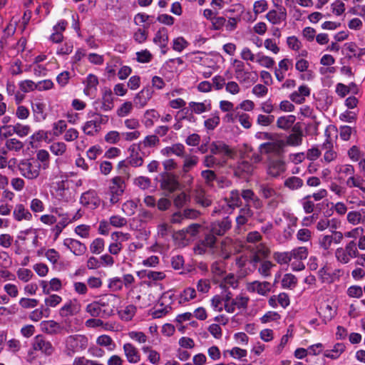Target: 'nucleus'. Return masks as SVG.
<instances>
[{
  "label": "nucleus",
  "instance_id": "f257e3e1",
  "mask_svg": "<svg viewBox=\"0 0 365 365\" xmlns=\"http://www.w3.org/2000/svg\"><path fill=\"white\" fill-rule=\"evenodd\" d=\"M257 186L259 195L266 200L267 208L269 210H276L282 200V195L270 183L260 182Z\"/></svg>",
  "mask_w": 365,
  "mask_h": 365
},
{
  "label": "nucleus",
  "instance_id": "f03ea898",
  "mask_svg": "<svg viewBox=\"0 0 365 365\" xmlns=\"http://www.w3.org/2000/svg\"><path fill=\"white\" fill-rule=\"evenodd\" d=\"M81 311V305L76 299H68L58 310V315L63 319V324L65 325V331L71 332L73 327L69 321V317L79 314Z\"/></svg>",
  "mask_w": 365,
  "mask_h": 365
},
{
  "label": "nucleus",
  "instance_id": "7ed1b4c3",
  "mask_svg": "<svg viewBox=\"0 0 365 365\" xmlns=\"http://www.w3.org/2000/svg\"><path fill=\"white\" fill-rule=\"evenodd\" d=\"M358 254V248L356 243L351 240L344 247H338L334 252V256L338 262L346 264L356 258Z\"/></svg>",
  "mask_w": 365,
  "mask_h": 365
},
{
  "label": "nucleus",
  "instance_id": "20e7f679",
  "mask_svg": "<svg viewBox=\"0 0 365 365\" xmlns=\"http://www.w3.org/2000/svg\"><path fill=\"white\" fill-rule=\"evenodd\" d=\"M21 174L26 178L34 180L38 177L40 174L41 165L38 162L33 159H26L21 160L18 165Z\"/></svg>",
  "mask_w": 365,
  "mask_h": 365
},
{
  "label": "nucleus",
  "instance_id": "39448f33",
  "mask_svg": "<svg viewBox=\"0 0 365 365\" xmlns=\"http://www.w3.org/2000/svg\"><path fill=\"white\" fill-rule=\"evenodd\" d=\"M284 140L280 139L279 135H277L275 138H273V140L262 143L259 149L261 153H272L276 155H280L284 151Z\"/></svg>",
  "mask_w": 365,
  "mask_h": 365
},
{
  "label": "nucleus",
  "instance_id": "423d86ee",
  "mask_svg": "<svg viewBox=\"0 0 365 365\" xmlns=\"http://www.w3.org/2000/svg\"><path fill=\"white\" fill-rule=\"evenodd\" d=\"M292 269L294 271H301L305 268L302 260L308 257V250L306 247H299L289 251Z\"/></svg>",
  "mask_w": 365,
  "mask_h": 365
},
{
  "label": "nucleus",
  "instance_id": "0eeeda50",
  "mask_svg": "<svg viewBox=\"0 0 365 365\" xmlns=\"http://www.w3.org/2000/svg\"><path fill=\"white\" fill-rule=\"evenodd\" d=\"M125 183L124 180L119 176L111 179L109 185V193L110 195V202L115 204L120 200V197L124 192Z\"/></svg>",
  "mask_w": 365,
  "mask_h": 365
},
{
  "label": "nucleus",
  "instance_id": "6e6552de",
  "mask_svg": "<svg viewBox=\"0 0 365 365\" xmlns=\"http://www.w3.org/2000/svg\"><path fill=\"white\" fill-rule=\"evenodd\" d=\"M173 294L171 292H164L159 299L160 308L156 309L152 312L153 318H161L166 315L171 310V304L173 302Z\"/></svg>",
  "mask_w": 365,
  "mask_h": 365
},
{
  "label": "nucleus",
  "instance_id": "1a4fd4ad",
  "mask_svg": "<svg viewBox=\"0 0 365 365\" xmlns=\"http://www.w3.org/2000/svg\"><path fill=\"white\" fill-rule=\"evenodd\" d=\"M79 342L83 345H86L87 338L83 335H70L67 336L65 339L64 353L66 355L72 356L77 351Z\"/></svg>",
  "mask_w": 365,
  "mask_h": 365
},
{
  "label": "nucleus",
  "instance_id": "9d476101",
  "mask_svg": "<svg viewBox=\"0 0 365 365\" xmlns=\"http://www.w3.org/2000/svg\"><path fill=\"white\" fill-rule=\"evenodd\" d=\"M286 170L285 163L279 158H269L267 160V174L272 178H277Z\"/></svg>",
  "mask_w": 365,
  "mask_h": 365
},
{
  "label": "nucleus",
  "instance_id": "9b49d317",
  "mask_svg": "<svg viewBox=\"0 0 365 365\" xmlns=\"http://www.w3.org/2000/svg\"><path fill=\"white\" fill-rule=\"evenodd\" d=\"M32 348L34 351H40L46 356H51L55 350L51 341L42 335H37L34 337Z\"/></svg>",
  "mask_w": 365,
  "mask_h": 365
},
{
  "label": "nucleus",
  "instance_id": "f8f14e48",
  "mask_svg": "<svg viewBox=\"0 0 365 365\" xmlns=\"http://www.w3.org/2000/svg\"><path fill=\"white\" fill-rule=\"evenodd\" d=\"M251 252L250 263L256 266L262 259L267 258L269 253V249L263 243L257 245L255 247L249 248Z\"/></svg>",
  "mask_w": 365,
  "mask_h": 365
},
{
  "label": "nucleus",
  "instance_id": "ddd939ff",
  "mask_svg": "<svg viewBox=\"0 0 365 365\" xmlns=\"http://www.w3.org/2000/svg\"><path fill=\"white\" fill-rule=\"evenodd\" d=\"M241 196L245 201V206H251L257 210H260L263 207L262 200L251 189H245L241 192Z\"/></svg>",
  "mask_w": 365,
  "mask_h": 365
},
{
  "label": "nucleus",
  "instance_id": "4468645a",
  "mask_svg": "<svg viewBox=\"0 0 365 365\" xmlns=\"http://www.w3.org/2000/svg\"><path fill=\"white\" fill-rule=\"evenodd\" d=\"M80 202L83 206L93 210L100 205L101 200L95 191L89 190L82 194Z\"/></svg>",
  "mask_w": 365,
  "mask_h": 365
},
{
  "label": "nucleus",
  "instance_id": "2eb2a0df",
  "mask_svg": "<svg viewBox=\"0 0 365 365\" xmlns=\"http://www.w3.org/2000/svg\"><path fill=\"white\" fill-rule=\"evenodd\" d=\"M211 154L217 155L223 153L225 157L232 158L235 154V151L223 141H213L210 146Z\"/></svg>",
  "mask_w": 365,
  "mask_h": 365
},
{
  "label": "nucleus",
  "instance_id": "dca6fc26",
  "mask_svg": "<svg viewBox=\"0 0 365 365\" xmlns=\"http://www.w3.org/2000/svg\"><path fill=\"white\" fill-rule=\"evenodd\" d=\"M232 227V220L228 217L223 218L211 224L210 232L217 236L224 235Z\"/></svg>",
  "mask_w": 365,
  "mask_h": 365
},
{
  "label": "nucleus",
  "instance_id": "f3484780",
  "mask_svg": "<svg viewBox=\"0 0 365 365\" xmlns=\"http://www.w3.org/2000/svg\"><path fill=\"white\" fill-rule=\"evenodd\" d=\"M160 186L163 190L173 192L178 189L180 183L176 175L165 173L162 177Z\"/></svg>",
  "mask_w": 365,
  "mask_h": 365
},
{
  "label": "nucleus",
  "instance_id": "a211bd4d",
  "mask_svg": "<svg viewBox=\"0 0 365 365\" xmlns=\"http://www.w3.org/2000/svg\"><path fill=\"white\" fill-rule=\"evenodd\" d=\"M63 245L76 256L83 255L86 252V246L80 241L71 238L63 240Z\"/></svg>",
  "mask_w": 365,
  "mask_h": 365
},
{
  "label": "nucleus",
  "instance_id": "6ab92c4d",
  "mask_svg": "<svg viewBox=\"0 0 365 365\" xmlns=\"http://www.w3.org/2000/svg\"><path fill=\"white\" fill-rule=\"evenodd\" d=\"M153 96V91L149 88H143L138 93L133 99L134 106L142 108L145 107Z\"/></svg>",
  "mask_w": 365,
  "mask_h": 365
},
{
  "label": "nucleus",
  "instance_id": "aec40b11",
  "mask_svg": "<svg viewBox=\"0 0 365 365\" xmlns=\"http://www.w3.org/2000/svg\"><path fill=\"white\" fill-rule=\"evenodd\" d=\"M249 302V298L245 296H237L235 299H232L230 304H227L225 306V311L227 313L232 314L235 312L236 309H246L247 307V304Z\"/></svg>",
  "mask_w": 365,
  "mask_h": 365
},
{
  "label": "nucleus",
  "instance_id": "412c9836",
  "mask_svg": "<svg viewBox=\"0 0 365 365\" xmlns=\"http://www.w3.org/2000/svg\"><path fill=\"white\" fill-rule=\"evenodd\" d=\"M41 330L50 335L58 334L63 329L65 330V326H61L58 322L54 320L43 321L40 324Z\"/></svg>",
  "mask_w": 365,
  "mask_h": 365
},
{
  "label": "nucleus",
  "instance_id": "4be33fe9",
  "mask_svg": "<svg viewBox=\"0 0 365 365\" xmlns=\"http://www.w3.org/2000/svg\"><path fill=\"white\" fill-rule=\"evenodd\" d=\"M125 356L129 363L137 364L140 361V354L138 349L130 343H125L123 346Z\"/></svg>",
  "mask_w": 365,
  "mask_h": 365
},
{
  "label": "nucleus",
  "instance_id": "5701e85b",
  "mask_svg": "<svg viewBox=\"0 0 365 365\" xmlns=\"http://www.w3.org/2000/svg\"><path fill=\"white\" fill-rule=\"evenodd\" d=\"M56 195L58 198L64 202H69L73 197L71 191L70 190L67 181H60L57 183L56 190Z\"/></svg>",
  "mask_w": 365,
  "mask_h": 365
},
{
  "label": "nucleus",
  "instance_id": "b1692460",
  "mask_svg": "<svg viewBox=\"0 0 365 365\" xmlns=\"http://www.w3.org/2000/svg\"><path fill=\"white\" fill-rule=\"evenodd\" d=\"M271 284L267 282L255 281L247 284V288L250 292H257L261 295H265L270 291Z\"/></svg>",
  "mask_w": 365,
  "mask_h": 365
},
{
  "label": "nucleus",
  "instance_id": "393cba45",
  "mask_svg": "<svg viewBox=\"0 0 365 365\" xmlns=\"http://www.w3.org/2000/svg\"><path fill=\"white\" fill-rule=\"evenodd\" d=\"M160 153L162 155L167 157H169L171 155H175L182 158L184 157L185 153V148L182 143H175L170 146H167L163 148Z\"/></svg>",
  "mask_w": 365,
  "mask_h": 365
},
{
  "label": "nucleus",
  "instance_id": "a878e982",
  "mask_svg": "<svg viewBox=\"0 0 365 365\" xmlns=\"http://www.w3.org/2000/svg\"><path fill=\"white\" fill-rule=\"evenodd\" d=\"M233 248V242L231 238L226 237L222 240L219 247V255L224 259L230 257Z\"/></svg>",
  "mask_w": 365,
  "mask_h": 365
},
{
  "label": "nucleus",
  "instance_id": "bb28decb",
  "mask_svg": "<svg viewBox=\"0 0 365 365\" xmlns=\"http://www.w3.org/2000/svg\"><path fill=\"white\" fill-rule=\"evenodd\" d=\"M13 216L19 222L22 220L29 221L32 218L31 213L22 204L16 205L13 211Z\"/></svg>",
  "mask_w": 365,
  "mask_h": 365
},
{
  "label": "nucleus",
  "instance_id": "cd10ccee",
  "mask_svg": "<svg viewBox=\"0 0 365 365\" xmlns=\"http://www.w3.org/2000/svg\"><path fill=\"white\" fill-rule=\"evenodd\" d=\"M267 19L272 24H279L287 19L285 9L270 10L266 15Z\"/></svg>",
  "mask_w": 365,
  "mask_h": 365
},
{
  "label": "nucleus",
  "instance_id": "c85d7f7f",
  "mask_svg": "<svg viewBox=\"0 0 365 365\" xmlns=\"http://www.w3.org/2000/svg\"><path fill=\"white\" fill-rule=\"evenodd\" d=\"M309 88L307 86H301L297 91L290 95V99L297 104H301L304 103L305 97L309 96Z\"/></svg>",
  "mask_w": 365,
  "mask_h": 365
},
{
  "label": "nucleus",
  "instance_id": "c756f323",
  "mask_svg": "<svg viewBox=\"0 0 365 365\" xmlns=\"http://www.w3.org/2000/svg\"><path fill=\"white\" fill-rule=\"evenodd\" d=\"M253 211L250 207V206H245L243 208H241L239 212V215L236 217V223L237 228L245 225L253 216Z\"/></svg>",
  "mask_w": 365,
  "mask_h": 365
},
{
  "label": "nucleus",
  "instance_id": "7c9ffc66",
  "mask_svg": "<svg viewBox=\"0 0 365 365\" xmlns=\"http://www.w3.org/2000/svg\"><path fill=\"white\" fill-rule=\"evenodd\" d=\"M116 299L115 295H108L105 297L101 298L98 301L96 302L97 304L99 306V309L105 308L102 312L103 314L106 316H110L113 311V305L112 307L108 308L109 307L110 303L113 302Z\"/></svg>",
  "mask_w": 365,
  "mask_h": 365
},
{
  "label": "nucleus",
  "instance_id": "2f4dec72",
  "mask_svg": "<svg viewBox=\"0 0 365 365\" xmlns=\"http://www.w3.org/2000/svg\"><path fill=\"white\" fill-rule=\"evenodd\" d=\"M183 164L182 167V173L186 175L192 168H194L199 162V158L196 155H185L182 157Z\"/></svg>",
  "mask_w": 365,
  "mask_h": 365
},
{
  "label": "nucleus",
  "instance_id": "473e14b6",
  "mask_svg": "<svg viewBox=\"0 0 365 365\" xmlns=\"http://www.w3.org/2000/svg\"><path fill=\"white\" fill-rule=\"evenodd\" d=\"M153 41L160 46L162 48V53L165 54L166 51L164 48H166L168 42V34L167 29L162 28L158 31Z\"/></svg>",
  "mask_w": 365,
  "mask_h": 365
},
{
  "label": "nucleus",
  "instance_id": "72a5a7b5",
  "mask_svg": "<svg viewBox=\"0 0 365 365\" xmlns=\"http://www.w3.org/2000/svg\"><path fill=\"white\" fill-rule=\"evenodd\" d=\"M113 108V97L112 91L106 88L103 92L101 109L104 111L110 110Z\"/></svg>",
  "mask_w": 365,
  "mask_h": 365
},
{
  "label": "nucleus",
  "instance_id": "f704fd0d",
  "mask_svg": "<svg viewBox=\"0 0 365 365\" xmlns=\"http://www.w3.org/2000/svg\"><path fill=\"white\" fill-rule=\"evenodd\" d=\"M333 144L329 139H327L326 141L322 145V148L326 150V152L324 155V160L327 163H330L334 160L337 157V153L334 150H332Z\"/></svg>",
  "mask_w": 365,
  "mask_h": 365
},
{
  "label": "nucleus",
  "instance_id": "c9c22d12",
  "mask_svg": "<svg viewBox=\"0 0 365 365\" xmlns=\"http://www.w3.org/2000/svg\"><path fill=\"white\" fill-rule=\"evenodd\" d=\"M296 120V117L293 115L281 116L277 120V126L282 130L290 128Z\"/></svg>",
  "mask_w": 365,
  "mask_h": 365
},
{
  "label": "nucleus",
  "instance_id": "e433bc0d",
  "mask_svg": "<svg viewBox=\"0 0 365 365\" xmlns=\"http://www.w3.org/2000/svg\"><path fill=\"white\" fill-rule=\"evenodd\" d=\"M346 185L349 187H357L365 193V180L361 176L354 175L350 176L347 179Z\"/></svg>",
  "mask_w": 365,
  "mask_h": 365
},
{
  "label": "nucleus",
  "instance_id": "4c0bfd02",
  "mask_svg": "<svg viewBox=\"0 0 365 365\" xmlns=\"http://www.w3.org/2000/svg\"><path fill=\"white\" fill-rule=\"evenodd\" d=\"M345 345L342 343L336 344L332 349L326 350L324 351V356L327 358H330L331 359H336L339 357V356L344 351Z\"/></svg>",
  "mask_w": 365,
  "mask_h": 365
},
{
  "label": "nucleus",
  "instance_id": "58836bf2",
  "mask_svg": "<svg viewBox=\"0 0 365 365\" xmlns=\"http://www.w3.org/2000/svg\"><path fill=\"white\" fill-rule=\"evenodd\" d=\"M241 192L237 190H233L230 192L229 197L226 198L227 205L234 209L241 205Z\"/></svg>",
  "mask_w": 365,
  "mask_h": 365
},
{
  "label": "nucleus",
  "instance_id": "ea45409f",
  "mask_svg": "<svg viewBox=\"0 0 365 365\" xmlns=\"http://www.w3.org/2000/svg\"><path fill=\"white\" fill-rule=\"evenodd\" d=\"M98 346L106 347L108 351H113L115 349V344L112 338L106 334L99 336L96 339Z\"/></svg>",
  "mask_w": 365,
  "mask_h": 365
},
{
  "label": "nucleus",
  "instance_id": "a19ab883",
  "mask_svg": "<svg viewBox=\"0 0 365 365\" xmlns=\"http://www.w3.org/2000/svg\"><path fill=\"white\" fill-rule=\"evenodd\" d=\"M46 105L40 101H36L32 103V110L36 115V118L38 120H43L46 118V114L45 113Z\"/></svg>",
  "mask_w": 365,
  "mask_h": 365
},
{
  "label": "nucleus",
  "instance_id": "79ce46f5",
  "mask_svg": "<svg viewBox=\"0 0 365 365\" xmlns=\"http://www.w3.org/2000/svg\"><path fill=\"white\" fill-rule=\"evenodd\" d=\"M136 312V307L133 304L126 306L123 309L118 312V314L121 319L124 321H130L133 319Z\"/></svg>",
  "mask_w": 365,
  "mask_h": 365
},
{
  "label": "nucleus",
  "instance_id": "37998d69",
  "mask_svg": "<svg viewBox=\"0 0 365 365\" xmlns=\"http://www.w3.org/2000/svg\"><path fill=\"white\" fill-rule=\"evenodd\" d=\"M189 108L192 113L201 114L210 110L211 109V106L210 104L206 105L205 103L190 102L189 103Z\"/></svg>",
  "mask_w": 365,
  "mask_h": 365
},
{
  "label": "nucleus",
  "instance_id": "c03bdc74",
  "mask_svg": "<svg viewBox=\"0 0 365 365\" xmlns=\"http://www.w3.org/2000/svg\"><path fill=\"white\" fill-rule=\"evenodd\" d=\"M145 125L146 127H151L153 125L154 122L160 118L158 112L154 109L147 110L144 114Z\"/></svg>",
  "mask_w": 365,
  "mask_h": 365
},
{
  "label": "nucleus",
  "instance_id": "a18cd8bd",
  "mask_svg": "<svg viewBox=\"0 0 365 365\" xmlns=\"http://www.w3.org/2000/svg\"><path fill=\"white\" fill-rule=\"evenodd\" d=\"M297 284V277L290 273L285 274L282 279V286L284 289H293Z\"/></svg>",
  "mask_w": 365,
  "mask_h": 365
},
{
  "label": "nucleus",
  "instance_id": "49530a36",
  "mask_svg": "<svg viewBox=\"0 0 365 365\" xmlns=\"http://www.w3.org/2000/svg\"><path fill=\"white\" fill-rule=\"evenodd\" d=\"M303 180L296 176L289 177L285 180L284 185L291 190H297L302 187Z\"/></svg>",
  "mask_w": 365,
  "mask_h": 365
},
{
  "label": "nucleus",
  "instance_id": "de8ad7c7",
  "mask_svg": "<svg viewBox=\"0 0 365 365\" xmlns=\"http://www.w3.org/2000/svg\"><path fill=\"white\" fill-rule=\"evenodd\" d=\"M5 147L6 150L18 152L24 148V143L16 138H9L6 140Z\"/></svg>",
  "mask_w": 365,
  "mask_h": 365
},
{
  "label": "nucleus",
  "instance_id": "09e8293b",
  "mask_svg": "<svg viewBox=\"0 0 365 365\" xmlns=\"http://www.w3.org/2000/svg\"><path fill=\"white\" fill-rule=\"evenodd\" d=\"M274 264L272 262L268 260L261 261L260 265L258 267V272L264 277H268L271 275V269L274 267Z\"/></svg>",
  "mask_w": 365,
  "mask_h": 365
},
{
  "label": "nucleus",
  "instance_id": "8fccbe9b",
  "mask_svg": "<svg viewBox=\"0 0 365 365\" xmlns=\"http://www.w3.org/2000/svg\"><path fill=\"white\" fill-rule=\"evenodd\" d=\"M83 131L88 135H93L95 133L99 132L100 128H98L95 119L93 118L92 120L86 122L82 128Z\"/></svg>",
  "mask_w": 365,
  "mask_h": 365
},
{
  "label": "nucleus",
  "instance_id": "3c124183",
  "mask_svg": "<svg viewBox=\"0 0 365 365\" xmlns=\"http://www.w3.org/2000/svg\"><path fill=\"white\" fill-rule=\"evenodd\" d=\"M84 83L86 84L84 93L86 95H89L92 89L96 88V86L98 84V80L95 75L89 74L87 76L86 80L84 81Z\"/></svg>",
  "mask_w": 365,
  "mask_h": 365
},
{
  "label": "nucleus",
  "instance_id": "603ef678",
  "mask_svg": "<svg viewBox=\"0 0 365 365\" xmlns=\"http://www.w3.org/2000/svg\"><path fill=\"white\" fill-rule=\"evenodd\" d=\"M190 201V196L186 194L185 192H182L178 194L173 200L174 205L180 208L186 205Z\"/></svg>",
  "mask_w": 365,
  "mask_h": 365
},
{
  "label": "nucleus",
  "instance_id": "864d4df0",
  "mask_svg": "<svg viewBox=\"0 0 365 365\" xmlns=\"http://www.w3.org/2000/svg\"><path fill=\"white\" fill-rule=\"evenodd\" d=\"M210 270L213 278L220 277L225 272L224 264L223 262L220 261L214 262L211 264Z\"/></svg>",
  "mask_w": 365,
  "mask_h": 365
},
{
  "label": "nucleus",
  "instance_id": "5fc2aeb1",
  "mask_svg": "<svg viewBox=\"0 0 365 365\" xmlns=\"http://www.w3.org/2000/svg\"><path fill=\"white\" fill-rule=\"evenodd\" d=\"M256 61L262 66L267 68H272L275 62L274 59L269 56L258 53L257 56Z\"/></svg>",
  "mask_w": 365,
  "mask_h": 365
},
{
  "label": "nucleus",
  "instance_id": "6e6d98bb",
  "mask_svg": "<svg viewBox=\"0 0 365 365\" xmlns=\"http://www.w3.org/2000/svg\"><path fill=\"white\" fill-rule=\"evenodd\" d=\"M66 150L67 146L63 142H54L50 145V150L55 155H63Z\"/></svg>",
  "mask_w": 365,
  "mask_h": 365
},
{
  "label": "nucleus",
  "instance_id": "4d7b16f0",
  "mask_svg": "<svg viewBox=\"0 0 365 365\" xmlns=\"http://www.w3.org/2000/svg\"><path fill=\"white\" fill-rule=\"evenodd\" d=\"M195 200L204 207H209L212 204V200L205 194L203 190L197 191L195 195Z\"/></svg>",
  "mask_w": 365,
  "mask_h": 365
},
{
  "label": "nucleus",
  "instance_id": "13d9d810",
  "mask_svg": "<svg viewBox=\"0 0 365 365\" xmlns=\"http://www.w3.org/2000/svg\"><path fill=\"white\" fill-rule=\"evenodd\" d=\"M196 297V292L194 288L187 287L183 290L180 295L179 302L184 303L194 299Z\"/></svg>",
  "mask_w": 365,
  "mask_h": 365
},
{
  "label": "nucleus",
  "instance_id": "bf43d9fd",
  "mask_svg": "<svg viewBox=\"0 0 365 365\" xmlns=\"http://www.w3.org/2000/svg\"><path fill=\"white\" fill-rule=\"evenodd\" d=\"M16 134L15 125H2L0 127V140H6L9 137Z\"/></svg>",
  "mask_w": 365,
  "mask_h": 365
},
{
  "label": "nucleus",
  "instance_id": "052dcab7",
  "mask_svg": "<svg viewBox=\"0 0 365 365\" xmlns=\"http://www.w3.org/2000/svg\"><path fill=\"white\" fill-rule=\"evenodd\" d=\"M236 79L241 83H248L252 81V73L245 69L241 70L235 73Z\"/></svg>",
  "mask_w": 365,
  "mask_h": 365
},
{
  "label": "nucleus",
  "instance_id": "680f3d73",
  "mask_svg": "<svg viewBox=\"0 0 365 365\" xmlns=\"http://www.w3.org/2000/svg\"><path fill=\"white\" fill-rule=\"evenodd\" d=\"M273 258L279 264H285L291 262L289 252H276L273 254Z\"/></svg>",
  "mask_w": 365,
  "mask_h": 365
},
{
  "label": "nucleus",
  "instance_id": "e2e57ef3",
  "mask_svg": "<svg viewBox=\"0 0 365 365\" xmlns=\"http://www.w3.org/2000/svg\"><path fill=\"white\" fill-rule=\"evenodd\" d=\"M104 240L101 238L95 239L90 245L91 252L93 254H100L104 249Z\"/></svg>",
  "mask_w": 365,
  "mask_h": 365
},
{
  "label": "nucleus",
  "instance_id": "0e129e2a",
  "mask_svg": "<svg viewBox=\"0 0 365 365\" xmlns=\"http://www.w3.org/2000/svg\"><path fill=\"white\" fill-rule=\"evenodd\" d=\"M86 312L93 317H102V309H99V306L97 304L96 302L88 304L86 307Z\"/></svg>",
  "mask_w": 365,
  "mask_h": 365
},
{
  "label": "nucleus",
  "instance_id": "69168bd1",
  "mask_svg": "<svg viewBox=\"0 0 365 365\" xmlns=\"http://www.w3.org/2000/svg\"><path fill=\"white\" fill-rule=\"evenodd\" d=\"M62 302V297L58 294H50L44 299L45 305L48 307H56Z\"/></svg>",
  "mask_w": 365,
  "mask_h": 365
},
{
  "label": "nucleus",
  "instance_id": "338daca9",
  "mask_svg": "<svg viewBox=\"0 0 365 365\" xmlns=\"http://www.w3.org/2000/svg\"><path fill=\"white\" fill-rule=\"evenodd\" d=\"M335 171L339 174L349 177L354 175V168L351 165H338L335 167Z\"/></svg>",
  "mask_w": 365,
  "mask_h": 365
},
{
  "label": "nucleus",
  "instance_id": "774afa93",
  "mask_svg": "<svg viewBox=\"0 0 365 365\" xmlns=\"http://www.w3.org/2000/svg\"><path fill=\"white\" fill-rule=\"evenodd\" d=\"M19 88L21 91L29 93L37 89V83L31 80H24L19 83Z\"/></svg>",
  "mask_w": 365,
  "mask_h": 365
}]
</instances>
